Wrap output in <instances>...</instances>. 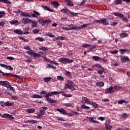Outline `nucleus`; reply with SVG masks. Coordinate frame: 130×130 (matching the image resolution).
Returning <instances> with one entry per match:
<instances>
[{"mask_svg": "<svg viewBox=\"0 0 130 130\" xmlns=\"http://www.w3.org/2000/svg\"><path fill=\"white\" fill-rule=\"evenodd\" d=\"M75 86L76 85L73 81L71 80H69L67 81V84L64 85V89H69L70 90H72V91H75L76 88H75Z\"/></svg>", "mask_w": 130, "mask_h": 130, "instance_id": "nucleus-1", "label": "nucleus"}, {"mask_svg": "<svg viewBox=\"0 0 130 130\" xmlns=\"http://www.w3.org/2000/svg\"><path fill=\"white\" fill-rule=\"evenodd\" d=\"M56 93L55 91H49L47 95H46V98L47 99V101L49 102V103H56L57 101L55 100H51V99L49 97L51 96H53V95H56Z\"/></svg>", "mask_w": 130, "mask_h": 130, "instance_id": "nucleus-2", "label": "nucleus"}, {"mask_svg": "<svg viewBox=\"0 0 130 130\" xmlns=\"http://www.w3.org/2000/svg\"><path fill=\"white\" fill-rule=\"evenodd\" d=\"M61 13H63L64 14H66V15H68V14H70V15H72L73 16V17H77L78 15H79V13H74L73 12H71L70 11L68 8H64L61 10Z\"/></svg>", "mask_w": 130, "mask_h": 130, "instance_id": "nucleus-3", "label": "nucleus"}, {"mask_svg": "<svg viewBox=\"0 0 130 130\" xmlns=\"http://www.w3.org/2000/svg\"><path fill=\"white\" fill-rule=\"evenodd\" d=\"M113 14L116 17H119V18H121V19H122L124 22H126V23H128V19H127V18L126 17H123V15H122V14L118 12H114Z\"/></svg>", "mask_w": 130, "mask_h": 130, "instance_id": "nucleus-4", "label": "nucleus"}, {"mask_svg": "<svg viewBox=\"0 0 130 130\" xmlns=\"http://www.w3.org/2000/svg\"><path fill=\"white\" fill-rule=\"evenodd\" d=\"M90 23H86L81 25L80 26H73L72 27H70V30H77V29H84V28H86L87 26H89Z\"/></svg>", "mask_w": 130, "mask_h": 130, "instance_id": "nucleus-5", "label": "nucleus"}, {"mask_svg": "<svg viewBox=\"0 0 130 130\" xmlns=\"http://www.w3.org/2000/svg\"><path fill=\"white\" fill-rule=\"evenodd\" d=\"M39 23H40V24H41V25H42V26H45V25H48V24H49V23H50V22H51L50 21V20H44V19H39L38 20Z\"/></svg>", "mask_w": 130, "mask_h": 130, "instance_id": "nucleus-6", "label": "nucleus"}, {"mask_svg": "<svg viewBox=\"0 0 130 130\" xmlns=\"http://www.w3.org/2000/svg\"><path fill=\"white\" fill-rule=\"evenodd\" d=\"M59 61H60V62H62V63H63V62H68V63L74 62L73 60L64 57L59 59Z\"/></svg>", "mask_w": 130, "mask_h": 130, "instance_id": "nucleus-7", "label": "nucleus"}, {"mask_svg": "<svg viewBox=\"0 0 130 130\" xmlns=\"http://www.w3.org/2000/svg\"><path fill=\"white\" fill-rule=\"evenodd\" d=\"M112 93H114L113 86H110L105 90V94H112Z\"/></svg>", "mask_w": 130, "mask_h": 130, "instance_id": "nucleus-8", "label": "nucleus"}, {"mask_svg": "<svg viewBox=\"0 0 130 130\" xmlns=\"http://www.w3.org/2000/svg\"><path fill=\"white\" fill-rule=\"evenodd\" d=\"M81 103L82 104H90L91 103V102L89 100V99L87 98L86 97H83L82 98L81 100Z\"/></svg>", "mask_w": 130, "mask_h": 130, "instance_id": "nucleus-9", "label": "nucleus"}, {"mask_svg": "<svg viewBox=\"0 0 130 130\" xmlns=\"http://www.w3.org/2000/svg\"><path fill=\"white\" fill-rule=\"evenodd\" d=\"M1 117L3 118H10V119H14V117L12 115L9 114H4L1 115Z\"/></svg>", "mask_w": 130, "mask_h": 130, "instance_id": "nucleus-10", "label": "nucleus"}, {"mask_svg": "<svg viewBox=\"0 0 130 130\" xmlns=\"http://www.w3.org/2000/svg\"><path fill=\"white\" fill-rule=\"evenodd\" d=\"M121 62H126V61H128L129 60V58L127 56H121Z\"/></svg>", "mask_w": 130, "mask_h": 130, "instance_id": "nucleus-11", "label": "nucleus"}, {"mask_svg": "<svg viewBox=\"0 0 130 130\" xmlns=\"http://www.w3.org/2000/svg\"><path fill=\"white\" fill-rule=\"evenodd\" d=\"M22 22L23 24H29V23H31V22H33V20H31L29 18H23L22 19Z\"/></svg>", "mask_w": 130, "mask_h": 130, "instance_id": "nucleus-12", "label": "nucleus"}, {"mask_svg": "<svg viewBox=\"0 0 130 130\" xmlns=\"http://www.w3.org/2000/svg\"><path fill=\"white\" fill-rule=\"evenodd\" d=\"M2 75L4 77H9V76H11V77H16V78H20V76L17 75H13L11 73H5L3 72Z\"/></svg>", "mask_w": 130, "mask_h": 130, "instance_id": "nucleus-13", "label": "nucleus"}, {"mask_svg": "<svg viewBox=\"0 0 130 130\" xmlns=\"http://www.w3.org/2000/svg\"><path fill=\"white\" fill-rule=\"evenodd\" d=\"M32 13H31V17L32 18H38L40 16V13L36 11H32Z\"/></svg>", "mask_w": 130, "mask_h": 130, "instance_id": "nucleus-14", "label": "nucleus"}, {"mask_svg": "<svg viewBox=\"0 0 130 130\" xmlns=\"http://www.w3.org/2000/svg\"><path fill=\"white\" fill-rule=\"evenodd\" d=\"M101 23L103 24L104 25H109V22L106 18H103L101 19Z\"/></svg>", "mask_w": 130, "mask_h": 130, "instance_id": "nucleus-15", "label": "nucleus"}, {"mask_svg": "<svg viewBox=\"0 0 130 130\" xmlns=\"http://www.w3.org/2000/svg\"><path fill=\"white\" fill-rule=\"evenodd\" d=\"M9 84L10 83L8 81H0V85H1L2 86H3V87H6V88L8 87V86H9Z\"/></svg>", "mask_w": 130, "mask_h": 130, "instance_id": "nucleus-16", "label": "nucleus"}, {"mask_svg": "<svg viewBox=\"0 0 130 130\" xmlns=\"http://www.w3.org/2000/svg\"><path fill=\"white\" fill-rule=\"evenodd\" d=\"M88 119L89 122H92V123H100L98 121L94 120V117H90Z\"/></svg>", "mask_w": 130, "mask_h": 130, "instance_id": "nucleus-17", "label": "nucleus"}, {"mask_svg": "<svg viewBox=\"0 0 130 130\" xmlns=\"http://www.w3.org/2000/svg\"><path fill=\"white\" fill-rule=\"evenodd\" d=\"M78 114H79V113L77 112H74L73 113H67L66 111V114L65 115H67V116L72 117V116H74V115H77Z\"/></svg>", "mask_w": 130, "mask_h": 130, "instance_id": "nucleus-18", "label": "nucleus"}, {"mask_svg": "<svg viewBox=\"0 0 130 130\" xmlns=\"http://www.w3.org/2000/svg\"><path fill=\"white\" fill-rule=\"evenodd\" d=\"M66 3L67 4V6L69 7H74V3L72 2V0H65Z\"/></svg>", "mask_w": 130, "mask_h": 130, "instance_id": "nucleus-19", "label": "nucleus"}, {"mask_svg": "<svg viewBox=\"0 0 130 130\" xmlns=\"http://www.w3.org/2000/svg\"><path fill=\"white\" fill-rule=\"evenodd\" d=\"M14 33H16V34H18V35H23V31H22V29H15L14 30Z\"/></svg>", "mask_w": 130, "mask_h": 130, "instance_id": "nucleus-20", "label": "nucleus"}, {"mask_svg": "<svg viewBox=\"0 0 130 130\" xmlns=\"http://www.w3.org/2000/svg\"><path fill=\"white\" fill-rule=\"evenodd\" d=\"M57 111H58L59 112H60V113H61V114H64L66 115V114H67V110L62 109H56Z\"/></svg>", "mask_w": 130, "mask_h": 130, "instance_id": "nucleus-21", "label": "nucleus"}, {"mask_svg": "<svg viewBox=\"0 0 130 130\" xmlns=\"http://www.w3.org/2000/svg\"><path fill=\"white\" fill-rule=\"evenodd\" d=\"M20 16H22V17H28V18H31V15H30V14L26 12H22Z\"/></svg>", "mask_w": 130, "mask_h": 130, "instance_id": "nucleus-22", "label": "nucleus"}, {"mask_svg": "<svg viewBox=\"0 0 130 130\" xmlns=\"http://www.w3.org/2000/svg\"><path fill=\"white\" fill-rule=\"evenodd\" d=\"M42 8H43V9H44V10H46V11H48L49 12H53V10L50 8H49V7H48L47 6H44L43 5H42Z\"/></svg>", "mask_w": 130, "mask_h": 130, "instance_id": "nucleus-23", "label": "nucleus"}, {"mask_svg": "<svg viewBox=\"0 0 130 130\" xmlns=\"http://www.w3.org/2000/svg\"><path fill=\"white\" fill-rule=\"evenodd\" d=\"M9 23L12 25H19V21L17 20L10 21Z\"/></svg>", "mask_w": 130, "mask_h": 130, "instance_id": "nucleus-24", "label": "nucleus"}, {"mask_svg": "<svg viewBox=\"0 0 130 130\" xmlns=\"http://www.w3.org/2000/svg\"><path fill=\"white\" fill-rule=\"evenodd\" d=\"M32 98H38V99H42V98H43V96H42V95H40L39 94H34L32 95Z\"/></svg>", "mask_w": 130, "mask_h": 130, "instance_id": "nucleus-25", "label": "nucleus"}, {"mask_svg": "<svg viewBox=\"0 0 130 130\" xmlns=\"http://www.w3.org/2000/svg\"><path fill=\"white\" fill-rule=\"evenodd\" d=\"M27 123H30V124H34V123H37L38 121L35 120H28L26 121Z\"/></svg>", "mask_w": 130, "mask_h": 130, "instance_id": "nucleus-26", "label": "nucleus"}, {"mask_svg": "<svg viewBox=\"0 0 130 130\" xmlns=\"http://www.w3.org/2000/svg\"><path fill=\"white\" fill-rule=\"evenodd\" d=\"M121 38H124L125 37H128V35L125 32H122L120 34Z\"/></svg>", "mask_w": 130, "mask_h": 130, "instance_id": "nucleus-27", "label": "nucleus"}, {"mask_svg": "<svg viewBox=\"0 0 130 130\" xmlns=\"http://www.w3.org/2000/svg\"><path fill=\"white\" fill-rule=\"evenodd\" d=\"M7 88H8V89H9L10 90V91H13V93H16V90H15V88H14V87H12V86H11V85H10V83Z\"/></svg>", "mask_w": 130, "mask_h": 130, "instance_id": "nucleus-28", "label": "nucleus"}, {"mask_svg": "<svg viewBox=\"0 0 130 130\" xmlns=\"http://www.w3.org/2000/svg\"><path fill=\"white\" fill-rule=\"evenodd\" d=\"M45 35L46 36H49V37H51V38H55L54 35H53L51 32H46Z\"/></svg>", "mask_w": 130, "mask_h": 130, "instance_id": "nucleus-29", "label": "nucleus"}, {"mask_svg": "<svg viewBox=\"0 0 130 130\" xmlns=\"http://www.w3.org/2000/svg\"><path fill=\"white\" fill-rule=\"evenodd\" d=\"M96 86H98V87H103L104 86V82H96L95 83Z\"/></svg>", "mask_w": 130, "mask_h": 130, "instance_id": "nucleus-30", "label": "nucleus"}, {"mask_svg": "<svg viewBox=\"0 0 130 130\" xmlns=\"http://www.w3.org/2000/svg\"><path fill=\"white\" fill-rule=\"evenodd\" d=\"M89 104L92 105V106H93L94 108H98V107H99V105H98V104H97L96 103L90 102Z\"/></svg>", "mask_w": 130, "mask_h": 130, "instance_id": "nucleus-31", "label": "nucleus"}, {"mask_svg": "<svg viewBox=\"0 0 130 130\" xmlns=\"http://www.w3.org/2000/svg\"><path fill=\"white\" fill-rule=\"evenodd\" d=\"M39 94H41V95H44L43 97H45V98H46V95H47L48 93L44 91V90H42V91L40 92V93H39V92H38Z\"/></svg>", "mask_w": 130, "mask_h": 130, "instance_id": "nucleus-32", "label": "nucleus"}, {"mask_svg": "<svg viewBox=\"0 0 130 130\" xmlns=\"http://www.w3.org/2000/svg\"><path fill=\"white\" fill-rule=\"evenodd\" d=\"M30 23H31L32 24L31 27L32 28H36V27L38 26V24H37V22L36 21H34L32 20V22H30Z\"/></svg>", "mask_w": 130, "mask_h": 130, "instance_id": "nucleus-33", "label": "nucleus"}, {"mask_svg": "<svg viewBox=\"0 0 130 130\" xmlns=\"http://www.w3.org/2000/svg\"><path fill=\"white\" fill-rule=\"evenodd\" d=\"M51 5L54 6V8H57L58 6H59V4H58V2H51Z\"/></svg>", "mask_w": 130, "mask_h": 130, "instance_id": "nucleus-34", "label": "nucleus"}, {"mask_svg": "<svg viewBox=\"0 0 130 130\" xmlns=\"http://www.w3.org/2000/svg\"><path fill=\"white\" fill-rule=\"evenodd\" d=\"M34 57H35L36 58H37V57H41V55H40V54L39 53H32V55Z\"/></svg>", "mask_w": 130, "mask_h": 130, "instance_id": "nucleus-35", "label": "nucleus"}, {"mask_svg": "<svg viewBox=\"0 0 130 130\" xmlns=\"http://www.w3.org/2000/svg\"><path fill=\"white\" fill-rule=\"evenodd\" d=\"M92 58H93V60H95L96 61L100 60L101 58L100 57L98 56H93L92 57Z\"/></svg>", "mask_w": 130, "mask_h": 130, "instance_id": "nucleus-36", "label": "nucleus"}, {"mask_svg": "<svg viewBox=\"0 0 130 130\" xmlns=\"http://www.w3.org/2000/svg\"><path fill=\"white\" fill-rule=\"evenodd\" d=\"M81 108L83 109H86L87 110H89L90 109V107L86 106L85 104L82 105L81 106Z\"/></svg>", "mask_w": 130, "mask_h": 130, "instance_id": "nucleus-37", "label": "nucleus"}, {"mask_svg": "<svg viewBox=\"0 0 130 130\" xmlns=\"http://www.w3.org/2000/svg\"><path fill=\"white\" fill-rule=\"evenodd\" d=\"M105 128H106V129H108V130H111V129L112 128V126L108 124H106Z\"/></svg>", "mask_w": 130, "mask_h": 130, "instance_id": "nucleus-38", "label": "nucleus"}, {"mask_svg": "<svg viewBox=\"0 0 130 130\" xmlns=\"http://www.w3.org/2000/svg\"><path fill=\"white\" fill-rule=\"evenodd\" d=\"M26 112H27V113H34L35 112V109H29L27 110Z\"/></svg>", "mask_w": 130, "mask_h": 130, "instance_id": "nucleus-39", "label": "nucleus"}, {"mask_svg": "<svg viewBox=\"0 0 130 130\" xmlns=\"http://www.w3.org/2000/svg\"><path fill=\"white\" fill-rule=\"evenodd\" d=\"M39 49L40 50H42V51H46L48 50V48L47 47L40 46Z\"/></svg>", "mask_w": 130, "mask_h": 130, "instance_id": "nucleus-40", "label": "nucleus"}, {"mask_svg": "<svg viewBox=\"0 0 130 130\" xmlns=\"http://www.w3.org/2000/svg\"><path fill=\"white\" fill-rule=\"evenodd\" d=\"M52 79L51 77H46L44 78V80L46 83H48Z\"/></svg>", "mask_w": 130, "mask_h": 130, "instance_id": "nucleus-41", "label": "nucleus"}, {"mask_svg": "<svg viewBox=\"0 0 130 130\" xmlns=\"http://www.w3.org/2000/svg\"><path fill=\"white\" fill-rule=\"evenodd\" d=\"M114 89H115V90H120V89H122V87L120 86H117L116 85H115L114 87H113Z\"/></svg>", "mask_w": 130, "mask_h": 130, "instance_id": "nucleus-42", "label": "nucleus"}, {"mask_svg": "<svg viewBox=\"0 0 130 130\" xmlns=\"http://www.w3.org/2000/svg\"><path fill=\"white\" fill-rule=\"evenodd\" d=\"M13 104H13L12 103H10L9 102L5 103V106H13Z\"/></svg>", "mask_w": 130, "mask_h": 130, "instance_id": "nucleus-43", "label": "nucleus"}, {"mask_svg": "<svg viewBox=\"0 0 130 130\" xmlns=\"http://www.w3.org/2000/svg\"><path fill=\"white\" fill-rule=\"evenodd\" d=\"M65 75L67 76V77H69V78H72V74L71 72L69 71H67L65 73Z\"/></svg>", "mask_w": 130, "mask_h": 130, "instance_id": "nucleus-44", "label": "nucleus"}, {"mask_svg": "<svg viewBox=\"0 0 130 130\" xmlns=\"http://www.w3.org/2000/svg\"><path fill=\"white\" fill-rule=\"evenodd\" d=\"M128 49L125 50L124 49H119V51H120L121 54H123L124 52H126Z\"/></svg>", "mask_w": 130, "mask_h": 130, "instance_id": "nucleus-45", "label": "nucleus"}, {"mask_svg": "<svg viewBox=\"0 0 130 130\" xmlns=\"http://www.w3.org/2000/svg\"><path fill=\"white\" fill-rule=\"evenodd\" d=\"M36 40H39L40 42H43V41H44V39L42 37H38L36 38Z\"/></svg>", "mask_w": 130, "mask_h": 130, "instance_id": "nucleus-46", "label": "nucleus"}, {"mask_svg": "<svg viewBox=\"0 0 130 130\" xmlns=\"http://www.w3.org/2000/svg\"><path fill=\"white\" fill-rule=\"evenodd\" d=\"M98 74H99L100 75V77H102L103 79H104V78H105V76H104V75H102L103 73H102V72H101V70L98 71Z\"/></svg>", "mask_w": 130, "mask_h": 130, "instance_id": "nucleus-47", "label": "nucleus"}, {"mask_svg": "<svg viewBox=\"0 0 130 130\" xmlns=\"http://www.w3.org/2000/svg\"><path fill=\"white\" fill-rule=\"evenodd\" d=\"M0 2L4 4H11V2L9 0H0Z\"/></svg>", "mask_w": 130, "mask_h": 130, "instance_id": "nucleus-48", "label": "nucleus"}, {"mask_svg": "<svg viewBox=\"0 0 130 130\" xmlns=\"http://www.w3.org/2000/svg\"><path fill=\"white\" fill-rule=\"evenodd\" d=\"M63 106H66V107H71L72 103H65L63 104Z\"/></svg>", "mask_w": 130, "mask_h": 130, "instance_id": "nucleus-49", "label": "nucleus"}, {"mask_svg": "<svg viewBox=\"0 0 130 130\" xmlns=\"http://www.w3.org/2000/svg\"><path fill=\"white\" fill-rule=\"evenodd\" d=\"M118 104H122V103H128V102L123 101V100H120L118 102Z\"/></svg>", "mask_w": 130, "mask_h": 130, "instance_id": "nucleus-50", "label": "nucleus"}, {"mask_svg": "<svg viewBox=\"0 0 130 130\" xmlns=\"http://www.w3.org/2000/svg\"><path fill=\"white\" fill-rule=\"evenodd\" d=\"M109 52L111 54H116V53L118 52V51H117V50H114V51H110Z\"/></svg>", "mask_w": 130, "mask_h": 130, "instance_id": "nucleus-51", "label": "nucleus"}, {"mask_svg": "<svg viewBox=\"0 0 130 130\" xmlns=\"http://www.w3.org/2000/svg\"><path fill=\"white\" fill-rule=\"evenodd\" d=\"M39 31H40V30L37 29H35L32 30L34 34H38V33H39Z\"/></svg>", "mask_w": 130, "mask_h": 130, "instance_id": "nucleus-52", "label": "nucleus"}, {"mask_svg": "<svg viewBox=\"0 0 130 130\" xmlns=\"http://www.w3.org/2000/svg\"><path fill=\"white\" fill-rule=\"evenodd\" d=\"M24 49L26 50H29V51H33V50L31 49L29 46H24Z\"/></svg>", "mask_w": 130, "mask_h": 130, "instance_id": "nucleus-53", "label": "nucleus"}, {"mask_svg": "<svg viewBox=\"0 0 130 130\" xmlns=\"http://www.w3.org/2000/svg\"><path fill=\"white\" fill-rule=\"evenodd\" d=\"M57 80H58L59 81H63V80H64V79L63 78V77L60 76H58L57 77Z\"/></svg>", "mask_w": 130, "mask_h": 130, "instance_id": "nucleus-54", "label": "nucleus"}, {"mask_svg": "<svg viewBox=\"0 0 130 130\" xmlns=\"http://www.w3.org/2000/svg\"><path fill=\"white\" fill-rule=\"evenodd\" d=\"M61 29H62V30H65V31H69V30H71V28H69L67 27H62Z\"/></svg>", "mask_w": 130, "mask_h": 130, "instance_id": "nucleus-55", "label": "nucleus"}, {"mask_svg": "<svg viewBox=\"0 0 130 130\" xmlns=\"http://www.w3.org/2000/svg\"><path fill=\"white\" fill-rule=\"evenodd\" d=\"M111 26H116L117 25V22L115 21L110 22Z\"/></svg>", "mask_w": 130, "mask_h": 130, "instance_id": "nucleus-56", "label": "nucleus"}, {"mask_svg": "<svg viewBox=\"0 0 130 130\" xmlns=\"http://www.w3.org/2000/svg\"><path fill=\"white\" fill-rule=\"evenodd\" d=\"M29 29L28 28H25V31L24 32H23L22 35H27V34H29Z\"/></svg>", "mask_w": 130, "mask_h": 130, "instance_id": "nucleus-57", "label": "nucleus"}, {"mask_svg": "<svg viewBox=\"0 0 130 130\" xmlns=\"http://www.w3.org/2000/svg\"><path fill=\"white\" fill-rule=\"evenodd\" d=\"M82 47H83V48H87V47H89V44H83L82 45Z\"/></svg>", "mask_w": 130, "mask_h": 130, "instance_id": "nucleus-58", "label": "nucleus"}, {"mask_svg": "<svg viewBox=\"0 0 130 130\" xmlns=\"http://www.w3.org/2000/svg\"><path fill=\"white\" fill-rule=\"evenodd\" d=\"M95 67H96V68H100V69H102V66L100 65V64L96 63L95 64Z\"/></svg>", "mask_w": 130, "mask_h": 130, "instance_id": "nucleus-59", "label": "nucleus"}, {"mask_svg": "<svg viewBox=\"0 0 130 130\" xmlns=\"http://www.w3.org/2000/svg\"><path fill=\"white\" fill-rule=\"evenodd\" d=\"M58 120H60L61 121H64V120L62 117H57Z\"/></svg>", "mask_w": 130, "mask_h": 130, "instance_id": "nucleus-60", "label": "nucleus"}, {"mask_svg": "<svg viewBox=\"0 0 130 130\" xmlns=\"http://www.w3.org/2000/svg\"><path fill=\"white\" fill-rule=\"evenodd\" d=\"M6 69H7V70H9L10 71H13V70H14L13 67H12L11 66H8V67L6 68Z\"/></svg>", "mask_w": 130, "mask_h": 130, "instance_id": "nucleus-61", "label": "nucleus"}, {"mask_svg": "<svg viewBox=\"0 0 130 130\" xmlns=\"http://www.w3.org/2000/svg\"><path fill=\"white\" fill-rule=\"evenodd\" d=\"M121 116L124 118H126V117H127L128 115H127V114L125 113L123 115H122Z\"/></svg>", "mask_w": 130, "mask_h": 130, "instance_id": "nucleus-62", "label": "nucleus"}, {"mask_svg": "<svg viewBox=\"0 0 130 130\" xmlns=\"http://www.w3.org/2000/svg\"><path fill=\"white\" fill-rule=\"evenodd\" d=\"M116 5H120L121 4V0H116Z\"/></svg>", "mask_w": 130, "mask_h": 130, "instance_id": "nucleus-63", "label": "nucleus"}, {"mask_svg": "<svg viewBox=\"0 0 130 130\" xmlns=\"http://www.w3.org/2000/svg\"><path fill=\"white\" fill-rule=\"evenodd\" d=\"M63 96H64V97L70 98V97H72V94H63Z\"/></svg>", "mask_w": 130, "mask_h": 130, "instance_id": "nucleus-64", "label": "nucleus"}]
</instances>
